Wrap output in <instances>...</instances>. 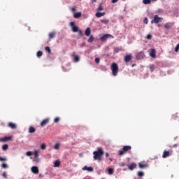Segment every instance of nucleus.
<instances>
[{"label": "nucleus", "instance_id": "f257e3e1", "mask_svg": "<svg viewBox=\"0 0 179 179\" xmlns=\"http://www.w3.org/2000/svg\"><path fill=\"white\" fill-rule=\"evenodd\" d=\"M94 160H98V162H101L103 155H104V151L103 148H98L97 150L93 152Z\"/></svg>", "mask_w": 179, "mask_h": 179}, {"label": "nucleus", "instance_id": "f03ea898", "mask_svg": "<svg viewBox=\"0 0 179 179\" xmlns=\"http://www.w3.org/2000/svg\"><path fill=\"white\" fill-rule=\"evenodd\" d=\"M110 69L113 76H117V75H118V64H117V63H113Z\"/></svg>", "mask_w": 179, "mask_h": 179}, {"label": "nucleus", "instance_id": "7ed1b4c3", "mask_svg": "<svg viewBox=\"0 0 179 179\" xmlns=\"http://www.w3.org/2000/svg\"><path fill=\"white\" fill-rule=\"evenodd\" d=\"M32 153L34 155L33 162H35V163H38V162H40V158H38V155H40V150L36 149Z\"/></svg>", "mask_w": 179, "mask_h": 179}, {"label": "nucleus", "instance_id": "20e7f679", "mask_svg": "<svg viewBox=\"0 0 179 179\" xmlns=\"http://www.w3.org/2000/svg\"><path fill=\"white\" fill-rule=\"evenodd\" d=\"M160 22H163V17H160L159 15H155L151 21V24H153L154 23H160Z\"/></svg>", "mask_w": 179, "mask_h": 179}, {"label": "nucleus", "instance_id": "39448f33", "mask_svg": "<svg viewBox=\"0 0 179 179\" xmlns=\"http://www.w3.org/2000/svg\"><path fill=\"white\" fill-rule=\"evenodd\" d=\"M131 145H124L122 150L119 151V155L122 156L124 152H128V150H131Z\"/></svg>", "mask_w": 179, "mask_h": 179}, {"label": "nucleus", "instance_id": "423d86ee", "mask_svg": "<svg viewBox=\"0 0 179 179\" xmlns=\"http://www.w3.org/2000/svg\"><path fill=\"white\" fill-rule=\"evenodd\" d=\"M70 27H71V30L73 33H78V31H79V28L75 25V22H71Z\"/></svg>", "mask_w": 179, "mask_h": 179}, {"label": "nucleus", "instance_id": "0eeeda50", "mask_svg": "<svg viewBox=\"0 0 179 179\" xmlns=\"http://www.w3.org/2000/svg\"><path fill=\"white\" fill-rule=\"evenodd\" d=\"M136 59H143L145 58V52L141 51L136 55Z\"/></svg>", "mask_w": 179, "mask_h": 179}, {"label": "nucleus", "instance_id": "6e6552de", "mask_svg": "<svg viewBox=\"0 0 179 179\" xmlns=\"http://www.w3.org/2000/svg\"><path fill=\"white\" fill-rule=\"evenodd\" d=\"M108 37H113V36H111L110 34H105L100 38V40H101V41L104 43V41H106V40H107V38H108Z\"/></svg>", "mask_w": 179, "mask_h": 179}, {"label": "nucleus", "instance_id": "1a4fd4ad", "mask_svg": "<svg viewBox=\"0 0 179 179\" xmlns=\"http://www.w3.org/2000/svg\"><path fill=\"white\" fill-rule=\"evenodd\" d=\"M31 171L33 174H38V167L34 166L31 168Z\"/></svg>", "mask_w": 179, "mask_h": 179}, {"label": "nucleus", "instance_id": "9d476101", "mask_svg": "<svg viewBox=\"0 0 179 179\" xmlns=\"http://www.w3.org/2000/svg\"><path fill=\"white\" fill-rule=\"evenodd\" d=\"M50 122V118H46L44 119L43 120H42V122H41V127H44L45 125H47V124Z\"/></svg>", "mask_w": 179, "mask_h": 179}, {"label": "nucleus", "instance_id": "9b49d317", "mask_svg": "<svg viewBox=\"0 0 179 179\" xmlns=\"http://www.w3.org/2000/svg\"><path fill=\"white\" fill-rule=\"evenodd\" d=\"M150 55L152 58H156V50L151 49L150 51Z\"/></svg>", "mask_w": 179, "mask_h": 179}, {"label": "nucleus", "instance_id": "f8f14e48", "mask_svg": "<svg viewBox=\"0 0 179 179\" xmlns=\"http://www.w3.org/2000/svg\"><path fill=\"white\" fill-rule=\"evenodd\" d=\"M132 59V56L131 55H127L124 57V62H129Z\"/></svg>", "mask_w": 179, "mask_h": 179}, {"label": "nucleus", "instance_id": "ddd939ff", "mask_svg": "<svg viewBox=\"0 0 179 179\" xmlns=\"http://www.w3.org/2000/svg\"><path fill=\"white\" fill-rule=\"evenodd\" d=\"M128 169L129 170H131V171H132V170H134V169H136V164L135 163H131L129 166H128Z\"/></svg>", "mask_w": 179, "mask_h": 179}, {"label": "nucleus", "instance_id": "4468645a", "mask_svg": "<svg viewBox=\"0 0 179 179\" xmlns=\"http://www.w3.org/2000/svg\"><path fill=\"white\" fill-rule=\"evenodd\" d=\"M81 17H82V13L80 12H77L73 14V17H75V19H78Z\"/></svg>", "mask_w": 179, "mask_h": 179}, {"label": "nucleus", "instance_id": "2eb2a0df", "mask_svg": "<svg viewBox=\"0 0 179 179\" xmlns=\"http://www.w3.org/2000/svg\"><path fill=\"white\" fill-rule=\"evenodd\" d=\"M106 15V13L103 12V13H100V12H96L95 14V16H96L97 17H101V16H104Z\"/></svg>", "mask_w": 179, "mask_h": 179}, {"label": "nucleus", "instance_id": "dca6fc26", "mask_svg": "<svg viewBox=\"0 0 179 179\" xmlns=\"http://www.w3.org/2000/svg\"><path fill=\"white\" fill-rule=\"evenodd\" d=\"M138 167L140 169H145V168L148 167V164L140 162V163H138Z\"/></svg>", "mask_w": 179, "mask_h": 179}, {"label": "nucleus", "instance_id": "f3484780", "mask_svg": "<svg viewBox=\"0 0 179 179\" xmlns=\"http://www.w3.org/2000/svg\"><path fill=\"white\" fill-rule=\"evenodd\" d=\"M83 170L84 171H93V167L92 166H90V167H87V166H85L83 168Z\"/></svg>", "mask_w": 179, "mask_h": 179}, {"label": "nucleus", "instance_id": "a211bd4d", "mask_svg": "<svg viewBox=\"0 0 179 179\" xmlns=\"http://www.w3.org/2000/svg\"><path fill=\"white\" fill-rule=\"evenodd\" d=\"M90 33H92V31H90V28L87 27L85 32V36H87V37H89V36H90Z\"/></svg>", "mask_w": 179, "mask_h": 179}, {"label": "nucleus", "instance_id": "6ab92c4d", "mask_svg": "<svg viewBox=\"0 0 179 179\" xmlns=\"http://www.w3.org/2000/svg\"><path fill=\"white\" fill-rule=\"evenodd\" d=\"M8 127L9 128H11V129H16V124L15 123H8Z\"/></svg>", "mask_w": 179, "mask_h": 179}, {"label": "nucleus", "instance_id": "aec40b11", "mask_svg": "<svg viewBox=\"0 0 179 179\" xmlns=\"http://www.w3.org/2000/svg\"><path fill=\"white\" fill-rule=\"evenodd\" d=\"M34 132H36V128H34L33 127H29V134H34Z\"/></svg>", "mask_w": 179, "mask_h": 179}, {"label": "nucleus", "instance_id": "412c9836", "mask_svg": "<svg viewBox=\"0 0 179 179\" xmlns=\"http://www.w3.org/2000/svg\"><path fill=\"white\" fill-rule=\"evenodd\" d=\"M60 165H61V162H59V160H56L54 162V167H59Z\"/></svg>", "mask_w": 179, "mask_h": 179}, {"label": "nucleus", "instance_id": "4be33fe9", "mask_svg": "<svg viewBox=\"0 0 179 179\" xmlns=\"http://www.w3.org/2000/svg\"><path fill=\"white\" fill-rule=\"evenodd\" d=\"M9 139H12V138L6 136L4 138H1V142H6L7 141H9Z\"/></svg>", "mask_w": 179, "mask_h": 179}, {"label": "nucleus", "instance_id": "5701e85b", "mask_svg": "<svg viewBox=\"0 0 179 179\" xmlns=\"http://www.w3.org/2000/svg\"><path fill=\"white\" fill-rule=\"evenodd\" d=\"M40 148L42 150H45V149H47V144L43 143L40 145Z\"/></svg>", "mask_w": 179, "mask_h": 179}, {"label": "nucleus", "instance_id": "b1692460", "mask_svg": "<svg viewBox=\"0 0 179 179\" xmlns=\"http://www.w3.org/2000/svg\"><path fill=\"white\" fill-rule=\"evenodd\" d=\"M170 155V152L169 151H164L162 155V157L164 159H166V157H167V156H169Z\"/></svg>", "mask_w": 179, "mask_h": 179}, {"label": "nucleus", "instance_id": "393cba45", "mask_svg": "<svg viewBox=\"0 0 179 179\" xmlns=\"http://www.w3.org/2000/svg\"><path fill=\"white\" fill-rule=\"evenodd\" d=\"M108 173L110 176H112V174H114V169L113 168H108Z\"/></svg>", "mask_w": 179, "mask_h": 179}, {"label": "nucleus", "instance_id": "a878e982", "mask_svg": "<svg viewBox=\"0 0 179 179\" xmlns=\"http://www.w3.org/2000/svg\"><path fill=\"white\" fill-rule=\"evenodd\" d=\"M59 146H61V143H56L54 145V149L55 150H58V149H59Z\"/></svg>", "mask_w": 179, "mask_h": 179}, {"label": "nucleus", "instance_id": "bb28decb", "mask_svg": "<svg viewBox=\"0 0 179 179\" xmlns=\"http://www.w3.org/2000/svg\"><path fill=\"white\" fill-rule=\"evenodd\" d=\"M143 3H144V5H149L152 3V0H143Z\"/></svg>", "mask_w": 179, "mask_h": 179}, {"label": "nucleus", "instance_id": "cd10ccee", "mask_svg": "<svg viewBox=\"0 0 179 179\" xmlns=\"http://www.w3.org/2000/svg\"><path fill=\"white\" fill-rule=\"evenodd\" d=\"M73 57L74 62H79V56L76 55H73Z\"/></svg>", "mask_w": 179, "mask_h": 179}, {"label": "nucleus", "instance_id": "c85d7f7f", "mask_svg": "<svg viewBox=\"0 0 179 179\" xmlns=\"http://www.w3.org/2000/svg\"><path fill=\"white\" fill-rule=\"evenodd\" d=\"M54 37H55V32H51L49 34V38H54Z\"/></svg>", "mask_w": 179, "mask_h": 179}, {"label": "nucleus", "instance_id": "c756f323", "mask_svg": "<svg viewBox=\"0 0 179 179\" xmlns=\"http://www.w3.org/2000/svg\"><path fill=\"white\" fill-rule=\"evenodd\" d=\"M164 28L166 29L167 30H170V28H171L170 24H169V23H165V24H164Z\"/></svg>", "mask_w": 179, "mask_h": 179}, {"label": "nucleus", "instance_id": "7c9ffc66", "mask_svg": "<svg viewBox=\"0 0 179 179\" xmlns=\"http://www.w3.org/2000/svg\"><path fill=\"white\" fill-rule=\"evenodd\" d=\"M101 23H103V24H108V22H110V20H100Z\"/></svg>", "mask_w": 179, "mask_h": 179}, {"label": "nucleus", "instance_id": "2f4dec72", "mask_svg": "<svg viewBox=\"0 0 179 179\" xmlns=\"http://www.w3.org/2000/svg\"><path fill=\"white\" fill-rule=\"evenodd\" d=\"M93 40H94V37H93L92 35H91L87 41L88 43H93Z\"/></svg>", "mask_w": 179, "mask_h": 179}, {"label": "nucleus", "instance_id": "473e14b6", "mask_svg": "<svg viewBox=\"0 0 179 179\" xmlns=\"http://www.w3.org/2000/svg\"><path fill=\"white\" fill-rule=\"evenodd\" d=\"M137 176L138 177H143V176H145V173L143 171H138Z\"/></svg>", "mask_w": 179, "mask_h": 179}, {"label": "nucleus", "instance_id": "72a5a7b5", "mask_svg": "<svg viewBox=\"0 0 179 179\" xmlns=\"http://www.w3.org/2000/svg\"><path fill=\"white\" fill-rule=\"evenodd\" d=\"M45 51H47V52H48L49 54H51V48H50L49 46H46L45 48Z\"/></svg>", "mask_w": 179, "mask_h": 179}, {"label": "nucleus", "instance_id": "f704fd0d", "mask_svg": "<svg viewBox=\"0 0 179 179\" xmlns=\"http://www.w3.org/2000/svg\"><path fill=\"white\" fill-rule=\"evenodd\" d=\"M150 69L151 72H153L155 71V65L153 64L150 65Z\"/></svg>", "mask_w": 179, "mask_h": 179}, {"label": "nucleus", "instance_id": "c9c22d12", "mask_svg": "<svg viewBox=\"0 0 179 179\" xmlns=\"http://www.w3.org/2000/svg\"><path fill=\"white\" fill-rule=\"evenodd\" d=\"M8 144L3 145L2 146V149H3V150H8Z\"/></svg>", "mask_w": 179, "mask_h": 179}, {"label": "nucleus", "instance_id": "e433bc0d", "mask_svg": "<svg viewBox=\"0 0 179 179\" xmlns=\"http://www.w3.org/2000/svg\"><path fill=\"white\" fill-rule=\"evenodd\" d=\"M121 51V49L120 48H114V52H120Z\"/></svg>", "mask_w": 179, "mask_h": 179}, {"label": "nucleus", "instance_id": "4c0bfd02", "mask_svg": "<svg viewBox=\"0 0 179 179\" xmlns=\"http://www.w3.org/2000/svg\"><path fill=\"white\" fill-rule=\"evenodd\" d=\"M37 57H41L43 55V52L42 51H38L36 54Z\"/></svg>", "mask_w": 179, "mask_h": 179}, {"label": "nucleus", "instance_id": "58836bf2", "mask_svg": "<svg viewBox=\"0 0 179 179\" xmlns=\"http://www.w3.org/2000/svg\"><path fill=\"white\" fill-rule=\"evenodd\" d=\"M26 155H27V156H32L33 152H31V151H28V152H26Z\"/></svg>", "mask_w": 179, "mask_h": 179}, {"label": "nucleus", "instance_id": "ea45409f", "mask_svg": "<svg viewBox=\"0 0 179 179\" xmlns=\"http://www.w3.org/2000/svg\"><path fill=\"white\" fill-rule=\"evenodd\" d=\"M6 157H0V162H6Z\"/></svg>", "mask_w": 179, "mask_h": 179}, {"label": "nucleus", "instance_id": "a19ab883", "mask_svg": "<svg viewBox=\"0 0 179 179\" xmlns=\"http://www.w3.org/2000/svg\"><path fill=\"white\" fill-rule=\"evenodd\" d=\"M1 167L3 169H8V164L4 163V164H1Z\"/></svg>", "mask_w": 179, "mask_h": 179}, {"label": "nucleus", "instance_id": "79ce46f5", "mask_svg": "<svg viewBox=\"0 0 179 179\" xmlns=\"http://www.w3.org/2000/svg\"><path fill=\"white\" fill-rule=\"evenodd\" d=\"M149 20H148V17H145L144 20H143V22L145 24H148Z\"/></svg>", "mask_w": 179, "mask_h": 179}, {"label": "nucleus", "instance_id": "37998d69", "mask_svg": "<svg viewBox=\"0 0 179 179\" xmlns=\"http://www.w3.org/2000/svg\"><path fill=\"white\" fill-rule=\"evenodd\" d=\"M95 62H96V64H99L100 63V58L96 57L95 58Z\"/></svg>", "mask_w": 179, "mask_h": 179}, {"label": "nucleus", "instance_id": "c03bdc74", "mask_svg": "<svg viewBox=\"0 0 179 179\" xmlns=\"http://www.w3.org/2000/svg\"><path fill=\"white\" fill-rule=\"evenodd\" d=\"M147 40H152V35L148 34L146 36Z\"/></svg>", "mask_w": 179, "mask_h": 179}, {"label": "nucleus", "instance_id": "a18cd8bd", "mask_svg": "<svg viewBox=\"0 0 179 179\" xmlns=\"http://www.w3.org/2000/svg\"><path fill=\"white\" fill-rule=\"evenodd\" d=\"M178 50H179V43L175 48L176 52H178Z\"/></svg>", "mask_w": 179, "mask_h": 179}, {"label": "nucleus", "instance_id": "49530a36", "mask_svg": "<svg viewBox=\"0 0 179 179\" xmlns=\"http://www.w3.org/2000/svg\"><path fill=\"white\" fill-rule=\"evenodd\" d=\"M59 122V117H56L54 120V122Z\"/></svg>", "mask_w": 179, "mask_h": 179}, {"label": "nucleus", "instance_id": "de8ad7c7", "mask_svg": "<svg viewBox=\"0 0 179 179\" xmlns=\"http://www.w3.org/2000/svg\"><path fill=\"white\" fill-rule=\"evenodd\" d=\"M103 6H101V5H99V6L98 7V10H103Z\"/></svg>", "mask_w": 179, "mask_h": 179}, {"label": "nucleus", "instance_id": "09e8293b", "mask_svg": "<svg viewBox=\"0 0 179 179\" xmlns=\"http://www.w3.org/2000/svg\"><path fill=\"white\" fill-rule=\"evenodd\" d=\"M71 12H76V7H73L71 9Z\"/></svg>", "mask_w": 179, "mask_h": 179}, {"label": "nucleus", "instance_id": "8fccbe9b", "mask_svg": "<svg viewBox=\"0 0 179 179\" xmlns=\"http://www.w3.org/2000/svg\"><path fill=\"white\" fill-rule=\"evenodd\" d=\"M2 176L4 178H6V172H3Z\"/></svg>", "mask_w": 179, "mask_h": 179}, {"label": "nucleus", "instance_id": "3c124183", "mask_svg": "<svg viewBox=\"0 0 179 179\" xmlns=\"http://www.w3.org/2000/svg\"><path fill=\"white\" fill-rule=\"evenodd\" d=\"M78 34L80 36H82V34H83V33L82 32V30H78Z\"/></svg>", "mask_w": 179, "mask_h": 179}, {"label": "nucleus", "instance_id": "603ef678", "mask_svg": "<svg viewBox=\"0 0 179 179\" xmlns=\"http://www.w3.org/2000/svg\"><path fill=\"white\" fill-rule=\"evenodd\" d=\"M118 2V0H112V3H117Z\"/></svg>", "mask_w": 179, "mask_h": 179}, {"label": "nucleus", "instance_id": "864d4df0", "mask_svg": "<svg viewBox=\"0 0 179 179\" xmlns=\"http://www.w3.org/2000/svg\"><path fill=\"white\" fill-rule=\"evenodd\" d=\"M43 177H44V175H43V174H41V173L39 174V178H43Z\"/></svg>", "mask_w": 179, "mask_h": 179}, {"label": "nucleus", "instance_id": "5fc2aeb1", "mask_svg": "<svg viewBox=\"0 0 179 179\" xmlns=\"http://www.w3.org/2000/svg\"><path fill=\"white\" fill-rule=\"evenodd\" d=\"M106 157H108V156H110V154H108V152H106Z\"/></svg>", "mask_w": 179, "mask_h": 179}, {"label": "nucleus", "instance_id": "6e6d98bb", "mask_svg": "<svg viewBox=\"0 0 179 179\" xmlns=\"http://www.w3.org/2000/svg\"><path fill=\"white\" fill-rule=\"evenodd\" d=\"M97 0H91V2H92V3H94V2H96Z\"/></svg>", "mask_w": 179, "mask_h": 179}, {"label": "nucleus", "instance_id": "4d7b16f0", "mask_svg": "<svg viewBox=\"0 0 179 179\" xmlns=\"http://www.w3.org/2000/svg\"><path fill=\"white\" fill-rule=\"evenodd\" d=\"M157 0H151V2H156Z\"/></svg>", "mask_w": 179, "mask_h": 179}, {"label": "nucleus", "instance_id": "13d9d810", "mask_svg": "<svg viewBox=\"0 0 179 179\" xmlns=\"http://www.w3.org/2000/svg\"><path fill=\"white\" fill-rule=\"evenodd\" d=\"M84 45H85V43H83V44L81 45V47H84Z\"/></svg>", "mask_w": 179, "mask_h": 179}]
</instances>
